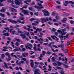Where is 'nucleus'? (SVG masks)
I'll return each instance as SVG.
<instances>
[{"mask_svg": "<svg viewBox=\"0 0 74 74\" xmlns=\"http://www.w3.org/2000/svg\"><path fill=\"white\" fill-rule=\"evenodd\" d=\"M22 55L23 57L25 58V57H26V56H27L29 55V53H24L22 54Z\"/></svg>", "mask_w": 74, "mask_h": 74, "instance_id": "9", "label": "nucleus"}, {"mask_svg": "<svg viewBox=\"0 0 74 74\" xmlns=\"http://www.w3.org/2000/svg\"><path fill=\"white\" fill-rule=\"evenodd\" d=\"M66 31V29H63L62 31V35H65L66 34V32H64Z\"/></svg>", "mask_w": 74, "mask_h": 74, "instance_id": "10", "label": "nucleus"}, {"mask_svg": "<svg viewBox=\"0 0 74 74\" xmlns=\"http://www.w3.org/2000/svg\"><path fill=\"white\" fill-rule=\"evenodd\" d=\"M56 8H59V9H60L62 8V7H61V6H57L56 7Z\"/></svg>", "mask_w": 74, "mask_h": 74, "instance_id": "52", "label": "nucleus"}, {"mask_svg": "<svg viewBox=\"0 0 74 74\" xmlns=\"http://www.w3.org/2000/svg\"><path fill=\"white\" fill-rule=\"evenodd\" d=\"M3 63L5 66H2V67L4 68V69H5V67H6L7 69H8V66H7V64L6 63H5V62H4Z\"/></svg>", "mask_w": 74, "mask_h": 74, "instance_id": "12", "label": "nucleus"}, {"mask_svg": "<svg viewBox=\"0 0 74 74\" xmlns=\"http://www.w3.org/2000/svg\"><path fill=\"white\" fill-rule=\"evenodd\" d=\"M5 55H6V56H8V58H10V53L8 52H6L5 53Z\"/></svg>", "mask_w": 74, "mask_h": 74, "instance_id": "24", "label": "nucleus"}, {"mask_svg": "<svg viewBox=\"0 0 74 74\" xmlns=\"http://www.w3.org/2000/svg\"><path fill=\"white\" fill-rule=\"evenodd\" d=\"M28 9L29 11H34V9L32 7L28 8Z\"/></svg>", "mask_w": 74, "mask_h": 74, "instance_id": "18", "label": "nucleus"}, {"mask_svg": "<svg viewBox=\"0 0 74 74\" xmlns=\"http://www.w3.org/2000/svg\"><path fill=\"white\" fill-rule=\"evenodd\" d=\"M29 20L30 21H31V22H33V21L34 20H36V19H35L34 18H30L29 19Z\"/></svg>", "mask_w": 74, "mask_h": 74, "instance_id": "29", "label": "nucleus"}, {"mask_svg": "<svg viewBox=\"0 0 74 74\" xmlns=\"http://www.w3.org/2000/svg\"><path fill=\"white\" fill-rule=\"evenodd\" d=\"M35 64H37L38 65V64H40V62H35Z\"/></svg>", "mask_w": 74, "mask_h": 74, "instance_id": "39", "label": "nucleus"}, {"mask_svg": "<svg viewBox=\"0 0 74 74\" xmlns=\"http://www.w3.org/2000/svg\"><path fill=\"white\" fill-rule=\"evenodd\" d=\"M42 29H39L38 28H37V29H36V31H34V33H37V31H39L40 32V31H42Z\"/></svg>", "mask_w": 74, "mask_h": 74, "instance_id": "14", "label": "nucleus"}, {"mask_svg": "<svg viewBox=\"0 0 74 74\" xmlns=\"http://www.w3.org/2000/svg\"><path fill=\"white\" fill-rule=\"evenodd\" d=\"M16 40L18 42H21V40H20L18 39H16Z\"/></svg>", "mask_w": 74, "mask_h": 74, "instance_id": "62", "label": "nucleus"}, {"mask_svg": "<svg viewBox=\"0 0 74 74\" xmlns=\"http://www.w3.org/2000/svg\"><path fill=\"white\" fill-rule=\"evenodd\" d=\"M52 31H53V32H56V30L55 29L53 28H52Z\"/></svg>", "mask_w": 74, "mask_h": 74, "instance_id": "47", "label": "nucleus"}, {"mask_svg": "<svg viewBox=\"0 0 74 74\" xmlns=\"http://www.w3.org/2000/svg\"><path fill=\"white\" fill-rule=\"evenodd\" d=\"M60 73L62 74H64V71H63V69H62V70L61 71Z\"/></svg>", "mask_w": 74, "mask_h": 74, "instance_id": "30", "label": "nucleus"}, {"mask_svg": "<svg viewBox=\"0 0 74 74\" xmlns=\"http://www.w3.org/2000/svg\"><path fill=\"white\" fill-rule=\"evenodd\" d=\"M65 3L66 4H64V5L65 6H67V4H69V3H70V1H69V2H68V1H65Z\"/></svg>", "mask_w": 74, "mask_h": 74, "instance_id": "15", "label": "nucleus"}, {"mask_svg": "<svg viewBox=\"0 0 74 74\" xmlns=\"http://www.w3.org/2000/svg\"><path fill=\"white\" fill-rule=\"evenodd\" d=\"M1 58L2 59H3V58L5 57V55L4 54H3L1 56Z\"/></svg>", "mask_w": 74, "mask_h": 74, "instance_id": "38", "label": "nucleus"}, {"mask_svg": "<svg viewBox=\"0 0 74 74\" xmlns=\"http://www.w3.org/2000/svg\"><path fill=\"white\" fill-rule=\"evenodd\" d=\"M42 12L44 13V15H45V16H49V15H50L49 12H48V11H47V10H46L45 9L43 10Z\"/></svg>", "mask_w": 74, "mask_h": 74, "instance_id": "4", "label": "nucleus"}, {"mask_svg": "<svg viewBox=\"0 0 74 74\" xmlns=\"http://www.w3.org/2000/svg\"><path fill=\"white\" fill-rule=\"evenodd\" d=\"M25 47L26 49H28L27 48H28L29 49H30V50H32L31 48H33V46H32V44H29V45H26L25 46Z\"/></svg>", "mask_w": 74, "mask_h": 74, "instance_id": "6", "label": "nucleus"}, {"mask_svg": "<svg viewBox=\"0 0 74 74\" xmlns=\"http://www.w3.org/2000/svg\"><path fill=\"white\" fill-rule=\"evenodd\" d=\"M8 21L9 22H11V23H13V24L17 23V22H18V23H21V24H23V25L25 23V21H23L22 22H21L20 20H17V21H16L12 20L11 19H8Z\"/></svg>", "mask_w": 74, "mask_h": 74, "instance_id": "1", "label": "nucleus"}, {"mask_svg": "<svg viewBox=\"0 0 74 74\" xmlns=\"http://www.w3.org/2000/svg\"><path fill=\"white\" fill-rule=\"evenodd\" d=\"M22 13H24V14L25 15H29V14L28 13V11L25 10H23L22 11Z\"/></svg>", "mask_w": 74, "mask_h": 74, "instance_id": "7", "label": "nucleus"}, {"mask_svg": "<svg viewBox=\"0 0 74 74\" xmlns=\"http://www.w3.org/2000/svg\"><path fill=\"white\" fill-rule=\"evenodd\" d=\"M27 5H25V6H23V8H25V9L27 8Z\"/></svg>", "mask_w": 74, "mask_h": 74, "instance_id": "51", "label": "nucleus"}, {"mask_svg": "<svg viewBox=\"0 0 74 74\" xmlns=\"http://www.w3.org/2000/svg\"><path fill=\"white\" fill-rule=\"evenodd\" d=\"M51 45H52V44H51V43H49V44L48 46L49 47H51Z\"/></svg>", "mask_w": 74, "mask_h": 74, "instance_id": "60", "label": "nucleus"}, {"mask_svg": "<svg viewBox=\"0 0 74 74\" xmlns=\"http://www.w3.org/2000/svg\"><path fill=\"white\" fill-rule=\"evenodd\" d=\"M15 3L16 5H20V4L21 5H23V3L22 2V1H19V0H15Z\"/></svg>", "mask_w": 74, "mask_h": 74, "instance_id": "5", "label": "nucleus"}, {"mask_svg": "<svg viewBox=\"0 0 74 74\" xmlns=\"http://www.w3.org/2000/svg\"><path fill=\"white\" fill-rule=\"evenodd\" d=\"M38 5H39V6H40V7L37 6L35 5L34 6V7L35 8H37V9H39L38 10V11H41L40 9H42V8H43V7L42 6V5L41 4H40L39 3L38 4Z\"/></svg>", "mask_w": 74, "mask_h": 74, "instance_id": "3", "label": "nucleus"}, {"mask_svg": "<svg viewBox=\"0 0 74 74\" xmlns=\"http://www.w3.org/2000/svg\"><path fill=\"white\" fill-rule=\"evenodd\" d=\"M56 15H58V14H57V13H55V11L53 12H52V15H56Z\"/></svg>", "mask_w": 74, "mask_h": 74, "instance_id": "31", "label": "nucleus"}, {"mask_svg": "<svg viewBox=\"0 0 74 74\" xmlns=\"http://www.w3.org/2000/svg\"><path fill=\"white\" fill-rule=\"evenodd\" d=\"M12 33L13 34H16V35H17V36L19 35V34H18V32L15 30L12 31Z\"/></svg>", "mask_w": 74, "mask_h": 74, "instance_id": "11", "label": "nucleus"}, {"mask_svg": "<svg viewBox=\"0 0 74 74\" xmlns=\"http://www.w3.org/2000/svg\"><path fill=\"white\" fill-rule=\"evenodd\" d=\"M57 32L58 33H61V34H62V32L61 30H60L59 29H58L57 30Z\"/></svg>", "mask_w": 74, "mask_h": 74, "instance_id": "34", "label": "nucleus"}, {"mask_svg": "<svg viewBox=\"0 0 74 74\" xmlns=\"http://www.w3.org/2000/svg\"><path fill=\"white\" fill-rule=\"evenodd\" d=\"M47 38L49 39V40L50 41H52V40L51 39V38L49 37H47Z\"/></svg>", "mask_w": 74, "mask_h": 74, "instance_id": "45", "label": "nucleus"}, {"mask_svg": "<svg viewBox=\"0 0 74 74\" xmlns=\"http://www.w3.org/2000/svg\"><path fill=\"white\" fill-rule=\"evenodd\" d=\"M18 33H21V34H23V32L21 31H20V30L19 29H18Z\"/></svg>", "mask_w": 74, "mask_h": 74, "instance_id": "33", "label": "nucleus"}, {"mask_svg": "<svg viewBox=\"0 0 74 74\" xmlns=\"http://www.w3.org/2000/svg\"><path fill=\"white\" fill-rule=\"evenodd\" d=\"M11 11L12 12H14V11L15 10V9L14 8H11Z\"/></svg>", "mask_w": 74, "mask_h": 74, "instance_id": "43", "label": "nucleus"}, {"mask_svg": "<svg viewBox=\"0 0 74 74\" xmlns=\"http://www.w3.org/2000/svg\"><path fill=\"white\" fill-rule=\"evenodd\" d=\"M42 52V54L44 56L45 55V53H47V52H45V51H43Z\"/></svg>", "mask_w": 74, "mask_h": 74, "instance_id": "48", "label": "nucleus"}, {"mask_svg": "<svg viewBox=\"0 0 74 74\" xmlns=\"http://www.w3.org/2000/svg\"><path fill=\"white\" fill-rule=\"evenodd\" d=\"M34 38H35V40H37L38 41H40V40L39 39H38L37 37V36H35L34 37Z\"/></svg>", "mask_w": 74, "mask_h": 74, "instance_id": "27", "label": "nucleus"}, {"mask_svg": "<svg viewBox=\"0 0 74 74\" xmlns=\"http://www.w3.org/2000/svg\"><path fill=\"white\" fill-rule=\"evenodd\" d=\"M56 69L58 70H62V69L59 66L57 67Z\"/></svg>", "mask_w": 74, "mask_h": 74, "instance_id": "41", "label": "nucleus"}, {"mask_svg": "<svg viewBox=\"0 0 74 74\" xmlns=\"http://www.w3.org/2000/svg\"><path fill=\"white\" fill-rule=\"evenodd\" d=\"M69 3H71V4H74V2H73L71 1H69Z\"/></svg>", "mask_w": 74, "mask_h": 74, "instance_id": "63", "label": "nucleus"}, {"mask_svg": "<svg viewBox=\"0 0 74 74\" xmlns=\"http://www.w3.org/2000/svg\"><path fill=\"white\" fill-rule=\"evenodd\" d=\"M19 62V60H17L16 61V63L17 64V65H19V66H21V62H19L18 63V62Z\"/></svg>", "mask_w": 74, "mask_h": 74, "instance_id": "21", "label": "nucleus"}, {"mask_svg": "<svg viewBox=\"0 0 74 74\" xmlns=\"http://www.w3.org/2000/svg\"><path fill=\"white\" fill-rule=\"evenodd\" d=\"M58 47H61V48H63V47H64V45H58Z\"/></svg>", "mask_w": 74, "mask_h": 74, "instance_id": "28", "label": "nucleus"}, {"mask_svg": "<svg viewBox=\"0 0 74 74\" xmlns=\"http://www.w3.org/2000/svg\"><path fill=\"white\" fill-rule=\"evenodd\" d=\"M34 14L35 15H36V16H38V13L36 12L34 13Z\"/></svg>", "mask_w": 74, "mask_h": 74, "instance_id": "44", "label": "nucleus"}, {"mask_svg": "<svg viewBox=\"0 0 74 74\" xmlns=\"http://www.w3.org/2000/svg\"><path fill=\"white\" fill-rule=\"evenodd\" d=\"M72 41H71V40L67 41V45H68V46L70 45V44H71V43Z\"/></svg>", "mask_w": 74, "mask_h": 74, "instance_id": "19", "label": "nucleus"}, {"mask_svg": "<svg viewBox=\"0 0 74 74\" xmlns=\"http://www.w3.org/2000/svg\"><path fill=\"white\" fill-rule=\"evenodd\" d=\"M15 69L16 70H17L18 71H19V68L18 67H16Z\"/></svg>", "mask_w": 74, "mask_h": 74, "instance_id": "55", "label": "nucleus"}, {"mask_svg": "<svg viewBox=\"0 0 74 74\" xmlns=\"http://www.w3.org/2000/svg\"><path fill=\"white\" fill-rule=\"evenodd\" d=\"M37 35H38V37H42V36H43V35H44V34L40 32L39 34H37Z\"/></svg>", "mask_w": 74, "mask_h": 74, "instance_id": "13", "label": "nucleus"}, {"mask_svg": "<svg viewBox=\"0 0 74 74\" xmlns=\"http://www.w3.org/2000/svg\"><path fill=\"white\" fill-rule=\"evenodd\" d=\"M64 66L66 68V69H67L69 67L67 65H66V64H64Z\"/></svg>", "mask_w": 74, "mask_h": 74, "instance_id": "56", "label": "nucleus"}, {"mask_svg": "<svg viewBox=\"0 0 74 74\" xmlns=\"http://www.w3.org/2000/svg\"><path fill=\"white\" fill-rule=\"evenodd\" d=\"M1 12H4L5 11V9H4V7H3L2 9L0 11Z\"/></svg>", "mask_w": 74, "mask_h": 74, "instance_id": "20", "label": "nucleus"}, {"mask_svg": "<svg viewBox=\"0 0 74 74\" xmlns=\"http://www.w3.org/2000/svg\"><path fill=\"white\" fill-rule=\"evenodd\" d=\"M69 36V34H66V36H64V37H65V38H68Z\"/></svg>", "mask_w": 74, "mask_h": 74, "instance_id": "46", "label": "nucleus"}, {"mask_svg": "<svg viewBox=\"0 0 74 74\" xmlns=\"http://www.w3.org/2000/svg\"><path fill=\"white\" fill-rule=\"evenodd\" d=\"M30 65H31L32 67L34 68V69H36V67H34V63H33V62H31L30 63Z\"/></svg>", "mask_w": 74, "mask_h": 74, "instance_id": "16", "label": "nucleus"}, {"mask_svg": "<svg viewBox=\"0 0 74 74\" xmlns=\"http://www.w3.org/2000/svg\"><path fill=\"white\" fill-rule=\"evenodd\" d=\"M32 26H37V24L36 23H32Z\"/></svg>", "mask_w": 74, "mask_h": 74, "instance_id": "37", "label": "nucleus"}, {"mask_svg": "<svg viewBox=\"0 0 74 74\" xmlns=\"http://www.w3.org/2000/svg\"><path fill=\"white\" fill-rule=\"evenodd\" d=\"M57 63L58 64V66H61L62 64V63H61L59 61L57 62Z\"/></svg>", "mask_w": 74, "mask_h": 74, "instance_id": "26", "label": "nucleus"}, {"mask_svg": "<svg viewBox=\"0 0 74 74\" xmlns=\"http://www.w3.org/2000/svg\"><path fill=\"white\" fill-rule=\"evenodd\" d=\"M48 43H43L44 45H45V46H47V45H48Z\"/></svg>", "mask_w": 74, "mask_h": 74, "instance_id": "59", "label": "nucleus"}, {"mask_svg": "<svg viewBox=\"0 0 74 74\" xmlns=\"http://www.w3.org/2000/svg\"><path fill=\"white\" fill-rule=\"evenodd\" d=\"M53 66H57V64L56 63H53Z\"/></svg>", "mask_w": 74, "mask_h": 74, "instance_id": "61", "label": "nucleus"}, {"mask_svg": "<svg viewBox=\"0 0 74 74\" xmlns=\"http://www.w3.org/2000/svg\"><path fill=\"white\" fill-rule=\"evenodd\" d=\"M71 62H74V58L72 59V60L71 61Z\"/></svg>", "mask_w": 74, "mask_h": 74, "instance_id": "64", "label": "nucleus"}, {"mask_svg": "<svg viewBox=\"0 0 74 74\" xmlns=\"http://www.w3.org/2000/svg\"><path fill=\"white\" fill-rule=\"evenodd\" d=\"M55 18L56 19H59L60 17L59 16H56L55 17Z\"/></svg>", "mask_w": 74, "mask_h": 74, "instance_id": "36", "label": "nucleus"}, {"mask_svg": "<svg viewBox=\"0 0 74 74\" xmlns=\"http://www.w3.org/2000/svg\"><path fill=\"white\" fill-rule=\"evenodd\" d=\"M67 20V18L66 17L64 18L61 21L63 23H66V21Z\"/></svg>", "mask_w": 74, "mask_h": 74, "instance_id": "8", "label": "nucleus"}, {"mask_svg": "<svg viewBox=\"0 0 74 74\" xmlns=\"http://www.w3.org/2000/svg\"><path fill=\"white\" fill-rule=\"evenodd\" d=\"M53 62H55V57H53L51 58Z\"/></svg>", "mask_w": 74, "mask_h": 74, "instance_id": "40", "label": "nucleus"}, {"mask_svg": "<svg viewBox=\"0 0 74 74\" xmlns=\"http://www.w3.org/2000/svg\"><path fill=\"white\" fill-rule=\"evenodd\" d=\"M38 70L37 69H36V71H34V74H41V73H39V72H38Z\"/></svg>", "mask_w": 74, "mask_h": 74, "instance_id": "17", "label": "nucleus"}, {"mask_svg": "<svg viewBox=\"0 0 74 74\" xmlns=\"http://www.w3.org/2000/svg\"><path fill=\"white\" fill-rule=\"evenodd\" d=\"M7 1L8 2V3H11L14 4V1H11V0H7Z\"/></svg>", "mask_w": 74, "mask_h": 74, "instance_id": "25", "label": "nucleus"}, {"mask_svg": "<svg viewBox=\"0 0 74 74\" xmlns=\"http://www.w3.org/2000/svg\"><path fill=\"white\" fill-rule=\"evenodd\" d=\"M0 16H2V17H5V16L4 15V14L0 13Z\"/></svg>", "mask_w": 74, "mask_h": 74, "instance_id": "32", "label": "nucleus"}, {"mask_svg": "<svg viewBox=\"0 0 74 74\" xmlns=\"http://www.w3.org/2000/svg\"><path fill=\"white\" fill-rule=\"evenodd\" d=\"M47 54L48 55H51V53L50 51H48L47 52Z\"/></svg>", "mask_w": 74, "mask_h": 74, "instance_id": "53", "label": "nucleus"}, {"mask_svg": "<svg viewBox=\"0 0 74 74\" xmlns=\"http://www.w3.org/2000/svg\"><path fill=\"white\" fill-rule=\"evenodd\" d=\"M54 37H55V38H56V40L57 41L59 40V38H57L56 36H54Z\"/></svg>", "mask_w": 74, "mask_h": 74, "instance_id": "50", "label": "nucleus"}, {"mask_svg": "<svg viewBox=\"0 0 74 74\" xmlns=\"http://www.w3.org/2000/svg\"><path fill=\"white\" fill-rule=\"evenodd\" d=\"M33 49H34L36 51H37L38 50H37V49L36 48V47H34L33 48Z\"/></svg>", "mask_w": 74, "mask_h": 74, "instance_id": "49", "label": "nucleus"}, {"mask_svg": "<svg viewBox=\"0 0 74 74\" xmlns=\"http://www.w3.org/2000/svg\"><path fill=\"white\" fill-rule=\"evenodd\" d=\"M15 45L16 46H18V45H19V44L18 42H16L15 43Z\"/></svg>", "mask_w": 74, "mask_h": 74, "instance_id": "54", "label": "nucleus"}, {"mask_svg": "<svg viewBox=\"0 0 74 74\" xmlns=\"http://www.w3.org/2000/svg\"><path fill=\"white\" fill-rule=\"evenodd\" d=\"M8 40H9V41H7V42L8 44H9L10 42V41H11V39L10 38H8Z\"/></svg>", "mask_w": 74, "mask_h": 74, "instance_id": "22", "label": "nucleus"}, {"mask_svg": "<svg viewBox=\"0 0 74 74\" xmlns=\"http://www.w3.org/2000/svg\"><path fill=\"white\" fill-rule=\"evenodd\" d=\"M70 22L71 24H73V23H74V21L72 20Z\"/></svg>", "mask_w": 74, "mask_h": 74, "instance_id": "57", "label": "nucleus"}, {"mask_svg": "<svg viewBox=\"0 0 74 74\" xmlns=\"http://www.w3.org/2000/svg\"><path fill=\"white\" fill-rule=\"evenodd\" d=\"M11 43L12 44L11 46L13 48H15L14 45V42H12Z\"/></svg>", "mask_w": 74, "mask_h": 74, "instance_id": "35", "label": "nucleus"}, {"mask_svg": "<svg viewBox=\"0 0 74 74\" xmlns=\"http://www.w3.org/2000/svg\"><path fill=\"white\" fill-rule=\"evenodd\" d=\"M41 21L42 23H44V22H47V21H49V20L52 21V20L51 19V17H49V18H48V17H47L45 18H41Z\"/></svg>", "mask_w": 74, "mask_h": 74, "instance_id": "2", "label": "nucleus"}, {"mask_svg": "<svg viewBox=\"0 0 74 74\" xmlns=\"http://www.w3.org/2000/svg\"><path fill=\"white\" fill-rule=\"evenodd\" d=\"M42 54H40V56L38 58V59L40 60H42Z\"/></svg>", "mask_w": 74, "mask_h": 74, "instance_id": "23", "label": "nucleus"}, {"mask_svg": "<svg viewBox=\"0 0 74 74\" xmlns=\"http://www.w3.org/2000/svg\"><path fill=\"white\" fill-rule=\"evenodd\" d=\"M53 47H54V48H58V46H57L55 45H53Z\"/></svg>", "mask_w": 74, "mask_h": 74, "instance_id": "58", "label": "nucleus"}, {"mask_svg": "<svg viewBox=\"0 0 74 74\" xmlns=\"http://www.w3.org/2000/svg\"><path fill=\"white\" fill-rule=\"evenodd\" d=\"M11 59V57H9V58L8 59V58H6V60H7L8 62L10 61Z\"/></svg>", "mask_w": 74, "mask_h": 74, "instance_id": "42", "label": "nucleus"}]
</instances>
